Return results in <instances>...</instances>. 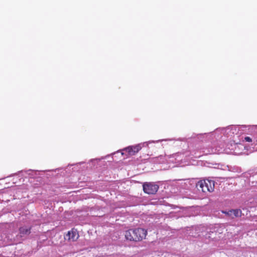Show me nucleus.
Wrapping results in <instances>:
<instances>
[{"mask_svg":"<svg viewBox=\"0 0 257 257\" xmlns=\"http://www.w3.org/2000/svg\"><path fill=\"white\" fill-rule=\"evenodd\" d=\"M147 231L142 228L131 229L125 231V237L127 240L140 241L146 238Z\"/></svg>","mask_w":257,"mask_h":257,"instance_id":"1","label":"nucleus"},{"mask_svg":"<svg viewBox=\"0 0 257 257\" xmlns=\"http://www.w3.org/2000/svg\"><path fill=\"white\" fill-rule=\"evenodd\" d=\"M196 187L198 190L201 189L203 192H211L214 190V183L211 180H200L197 183Z\"/></svg>","mask_w":257,"mask_h":257,"instance_id":"2","label":"nucleus"},{"mask_svg":"<svg viewBox=\"0 0 257 257\" xmlns=\"http://www.w3.org/2000/svg\"><path fill=\"white\" fill-rule=\"evenodd\" d=\"M143 187L144 192L148 194H155L159 189V186L153 182H145Z\"/></svg>","mask_w":257,"mask_h":257,"instance_id":"3","label":"nucleus"},{"mask_svg":"<svg viewBox=\"0 0 257 257\" xmlns=\"http://www.w3.org/2000/svg\"><path fill=\"white\" fill-rule=\"evenodd\" d=\"M141 149L142 147L140 145L129 146L122 150L124 152H122V155H123L124 153H127L129 156H133L139 152Z\"/></svg>","mask_w":257,"mask_h":257,"instance_id":"4","label":"nucleus"},{"mask_svg":"<svg viewBox=\"0 0 257 257\" xmlns=\"http://www.w3.org/2000/svg\"><path fill=\"white\" fill-rule=\"evenodd\" d=\"M79 237V234L76 230L72 229L69 231L65 235V239L72 241H76Z\"/></svg>","mask_w":257,"mask_h":257,"instance_id":"5","label":"nucleus"},{"mask_svg":"<svg viewBox=\"0 0 257 257\" xmlns=\"http://www.w3.org/2000/svg\"><path fill=\"white\" fill-rule=\"evenodd\" d=\"M31 227H27L26 226L21 227L19 228V233L21 237L26 235H29L31 233Z\"/></svg>","mask_w":257,"mask_h":257,"instance_id":"6","label":"nucleus"},{"mask_svg":"<svg viewBox=\"0 0 257 257\" xmlns=\"http://www.w3.org/2000/svg\"><path fill=\"white\" fill-rule=\"evenodd\" d=\"M232 218L240 217L241 216V211L240 209H232Z\"/></svg>","mask_w":257,"mask_h":257,"instance_id":"7","label":"nucleus"},{"mask_svg":"<svg viewBox=\"0 0 257 257\" xmlns=\"http://www.w3.org/2000/svg\"><path fill=\"white\" fill-rule=\"evenodd\" d=\"M244 141L247 142H251L252 139L249 137H245L244 138Z\"/></svg>","mask_w":257,"mask_h":257,"instance_id":"8","label":"nucleus"},{"mask_svg":"<svg viewBox=\"0 0 257 257\" xmlns=\"http://www.w3.org/2000/svg\"><path fill=\"white\" fill-rule=\"evenodd\" d=\"M226 214L228 215H229V216H230L231 217H232V216H233L232 210H229L228 212H226Z\"/></svg>","mask_w":257,"mask_h":257,"instance_id":"9","label":"nucleus"}]
</instances>
